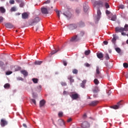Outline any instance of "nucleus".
<instances>
[{"mask_svg":"<svg viewBox=\"0 0 128 128\" xmlns=\"http://www.w3.org/2000/svg\"><path fill=\"white\" fill-rule=\"evenodd\" d=\"M116 32H128V24H126L124 28L116 27L115 28Z\"/></svg>","mask_w":128,"mask_h":128,"instance_id":"f257e3e1","label":"nucleus"},{"mask_svg":"<svg viewBox=\"0 0 128 128\" xmlns=\"http://www.w3.org/2000/svg\"><path fill=\"white\" fill-rule=\"evenodd\" d=\"M84 32H81L79 35H76V36H73L72 39L70 40L71 42H78L80 40V36H84Z\"/></svg>","mask_w":128,"mask_h":128,"instance_id":"f03ea898","label":"nucleus"},{"mask_svg":"<svg viewBox=\"0 0 128 128\" xmlns=\"http://www.w3.org/2000/svg\"><path fill=\"white\" fill-rule=\"evenodd\" d=\"M40 20V18L36 17L33 20H32L30 22L29 24L30 26H34V24H38V22Z\"/></svg>","mask_w":128,"mask_h":128,"instance_id":"7ed1b4c3","label":"nucleus"},{"mask_svg":"<svg viewBox=\"0 0 128 128\" xmlns=\"http://www.w3.org/2000/svg\"><path fill=\"white\" fill-rule=\"evenodd\" d=\"M96 77L98 78H102V74L100 73V67L98 66H96Z\"/></svg>","mask_w":128,"mask_h":128,"instance_id":"20e7f679","label":"nucleus"},{"mask_svg":"<svg viewBox=\"0 0 128 128\" xmlns=\"http://www.w3.org/2000/svg\"><path fill=\"white\" fill-rule=\"evenodd\" d=\"M122 106V101L119 102L116 105L111 106V108H114V110H118V108H120Z\"/></svg>","mask_w":128,"mask_h":128,"instance_id":"39448f33","label":"nucleus"},{"mask_svg":"<svg viewBox=\"0 0 128 128\" xmlns=\"http://www.w3.org/2000/svg\"><path fill=\"white\" fill-rule=\"evenodd\" d=\"M50 8H41V12L42 14H48V10H50Z\"/></svg>","mask_w":128,"mask_h":128,"instance_id":"423d86ee","label":"nucleus"},{"mask_svg":"<svg viewBox=\"0 0 128 128\" xmlns=\"http://www.w3.org/2000/svg\"><path fill=\"white\" fill-rule=\"evenodd\" d=\"M81 126L82 128H90V124L88 122H84L81 124Z\"/></svg>","mask_w":128,"mask_h":128,"instance_id":"0eeeda50","label":"nucleus"},{"mask_svg":"<svg viewBox=\"0 0 128 128\" xmlns=\"http://www.w3.org/2000/svg\"><path fill=\"white\" fill-rule=\"evenodd\" d=\"M68 28L70 30H76L78 28V24H70L68 26Z\"/></svg>","mask_w":128,"mask_h":128,"instance_id":"6e6552de","label":"nucleus"},{"mask_svg":"<svg viewBox=\"0 0 128 128\" xmlns=\"http://www.w3.org/2000/svg\"><path fill=\"white\" fill-rule=\"evenodd\" d=\"M100 16H102V12H100V10L98 9L97 10V16H96L97 22H98L100 19Z\"/></svg>","mask_w":128,"mask_h":128,"instance_id":"1a4fd4ad","label":"nucleus"},{"mask_svg":"<svg viewBox=\"0 0 128 128\" xmlns=\"http://www.w3.org/2000/svg\"><path fill=\"white\" fill-rule=\"evenodd\" d=\"M70 96L72 100H77V98H80V95H78V94H72V95L70 94Z\"/></svg>","mask_w":128,"mask_h":128,"instance_id":"9d476101","label":"nucleus"},{"mask_svg":"<svg viewBox=\"0 0 128 128\" xmlns=\"http://www.w3.org/2000/svg\"><path fill=\"white\" fill-rule=\"evenodd\" d=\"M8 124V121L4 119H2L0 120V125L2 126H6Z\"/></svg>","mask_w":128,"mask_h":128,"instance_id":"9b49d317","label":"nucleus"},{"mask_svg":"<svg viewBox=\"0 0 128 128\" xmlns=\"http://www.w3.org/2000/svg\"><path fill=\"white\" fill-rule=\"evenodd\" d=\"M94 6H102V1H96L94 3Z\"/></svg>","mask_w":128,"mask_h":128,"instance_id":"f8f14e48","label":"nucleus"},{"mask_svg":"<svg viewBox=\"0 0 128 128\" xmlns=\"http://www.w3.org/2000/svg\"><path fill=\"white\" fill-rule=\"evenodd\" d=\"M98 104V100H94V101L91 102L90 103L89 106H97V104Z\"/></svg>","mask_w":128,"mask_h":128,"instance_id":"ddd939ff","label":"nucleus"},{"mask_svg":"<svg viewBox=\"0 0 128 128\" xmlns=\"http://www.w3.org/2000/svg\"><path fill=\"white\" fill-rule=\"evenodd\" d=\"M57 123L59 126H64V120L62 119H60L58 120Z\"/></svg>","mask_w":128,"mask_h":128,"instance_id":"4468645a","label":"nucleus"},{"mask_svg":"<svg viewBox=\"0 0 128 128\" xmlns=\"http://www.w3.org/2000/svg\"><path fill=\"white\" fill-rule=\"evenodd\" d=\"M22 18L23 20H26V18H28V14L26 12H24L22 14Z\"/></svg>","mask_w":128,"mask_h":128,"instance_id":"2eb2a0df","label":"nucleus"},{"mask_svg":"<svg viewBox=\"0 0 128 128\" xmlns=\"http://www.w3.org/2000/svg\"><path fill=\"white\" fill-rule=\"evenodd\" d=\"M5 26L7 28H14V25L10 23H7L5 24Z\"/></svg>","mask_w":128,"mask_h":128,"instance_id":"dca6fc26","label":"nucleus"},{"mask_svg":"<svg viewBox=\"0 0 128 128\" xmlns=\"http://www.w3.org/2000/svg\"><path fill=\"white\" fill-rule=\"evenodd\" d=\"M46 104V100H42L40 102V108H42Z\"/></svg>","mask_w":128,"mask_h":128,"instance_id":"f3484780","label":"nucleus"},{"mask_svg":"<svg viewBox=\"0 0 128 128\" xmlns=\"http://www.w3.org/2000/svg\"><path fill=\"white\" fill-rule=\"evenodd\" d=\"M20 72L21 74H22L24 76H28V72L25 70H21Z\"/></svg>","mask_w":128,"mask_h":128,"instance_id":"a211bd4d","label":"nucleus"},{"mask_svg":"<svg viewBox=\"0 0 128 128\" xmlns=\"http://www.w3.org/2000/svg\"><path fill=\"white\" fill-rule=\"evenodd\" d=\"M86 84V80H84L80 84L81 88H84Z\"/></svg>","mask_w":128,"mask_h":128,"instance_id":"6ab92c4d","label":"nucleus"},{"mask_svg":"<svg viewBox=\"0 0 128 128\" xmlns=\"http://www.w3.org/2000/svg\"><path fill=\"white\" fill-rule=\"evenodd\" d=\"M77 26H78L80 28H82V26H84V23L82 22H80L78 23Z\"/></svg>","mask_w":128,"mask_h":128,"instance_id":"aec40b11","label":"nucleus"},{"mask_svg":"<svg viewBox=\"0 0 128 128\" xmlns=\"http://www.w3.org/2000/svg\"><path fill=\"white\" fill-rule=\"evenodd\" d=\"M96 54L98 58H104V54L102 52L97 53Z\"/></svg>","mask_w":128,"mask_h":128,"instance_id":"412c9836","label":"nucleus"},{"mask_svg":"<svg viewBox=\"0 0 128 128\" xmlns=\"http://www.w3.org/2000/svg\"><path fill=\"white\" fill-rule=\"evenodd\" d=\"M68 80H70V84H72V82H74V78H72V76H68Z\"/></svg>","mask_w":128,"mask_h":128,"instance_id":"4be33fe9","label":"nucleus"},{"mask_svg":"<svg viewBox=\"0 0 128 128\" xmlns=\"http://www.w3.org/2000/svg\"><path fill=\"white\" fill-rule=\"evenodd\" d=\"M116 35L113 34V38L112 40V42L114 44H116Z\"/></svg>","mask_w":128,"mask_h":128,"instance_id":"5701e85b","label":"nucleus"},{"mask_svg":"<svg viewBox=\"0 0 128 128\" xmlns=\"http://www.w3.org/2000/svg\"><path fill=\"white\" fill-rule=\"evenodd\" d=\"M88 10V6L86 4H84V10L85 12H86Z\"/></svg>","mask_w":128,"mask_h":128,"instance_id":"b1692460","label":"nucleus"},{"mask_svg":"<svg viewBox=\"0 0 128 128\" xmlns=\"http://www.w3.org/2000/svg\"><path fill=\"white\" fill-rule=\"evenodd\" d=\"M34 64L36 66H38V65L40 66L42 64V61H40V60L35 61Z\"/></svg>","mask_w":128,"mask_h":128,"instance_id":"393cba45","label":"nucleus"},{"mask_svg":"<svg viewBox=\"0 0 128 128\" xmlns=\"http://www.w3.org/2000/svg\"><path fill=\"white\" fill-rule=\"evenodd\" d=\"M0 12L2 14H4L6 12V9L4 8L1 6L0 7Z\"/></svg>","mask_w":128,"mask_h":128,"instance_id":"a878e982","label":"nucleus"},{"mask_svg":"<svg viewBox=\"0 0 128 128\" xmlns=\"http://www.w3.org/2000/svg\"><path fill=\"white\" fill-rule=\"evenodd\" d=\"M92 92H93L94 94H96V93L98 92H100V90L98 88H96L94 90H92Z\"/></svg>","mask_w":128,"mask_h":128,"instance_id":"bb28decb","label":"nucleus"},{"mask_svg":"<svg viewBox=\"0 0 128 128\" xmlns=\"http://www.w3.org/2000/svg\"><path fill=\"white\" fill-rule=\"evenodd\" d=\"M32 80L34 84H38V79L36 78H32Z\"/></svg>","mask_w":128,"mask_h":128,"instance_id":"cd10ccee","label":"nucleus"},{"mask_svg":"<svg viewBox=\"0 0 128 128\" xmlns=\"http://www.w3.org/2000/svg\"><path fill=\"white\" fill-rule=\"evenodd\" d=\"M10 85L8 83H7L4 85V88H10Z\"/></svg>","mask_w":128,"mask_h":128,"instance_id":"c85d7f7f","label":"nucleus"},{"mask_svg":"<svg viewBox=\"0 0 128 128\" xmlns=\"http://www.w3.org/2000/svg\"><path fill=\"white\" fill-rule=\"evenodd\" d=\"M111 20H112L113 22H115V20H116V15H113L112 16V18H111Z\"/></svg>","mask_w":128,"mask_h":128,"instance_id":"c756f323","label":"nucleus"},{"mask_svg":"<svg viewBox=\"0 0 128 128\" xmlns=\"http://www.w3.org/2000/svg\"><path fill=\"white\" fill-rule=\"evenodd\" d=\"M115 50L117 52H118V54H120V52H122V50H120V48H116Z\"/></svg>","mask_w":128,"mask_h":128,"instance_id":"7c9ffc66","label":"nucleus"},{"mask_svg":"<svg viewBox=\"0 0 128 128\" xmlns=\"http://www.w3.org/2000/svg\"><path fill=\"white\" fill-rule=\"evenodd\" d=\"M94 84H95L96 85H98V84H100V82L96 78L94 79Z\"/></svg>","mask_w":128,"mask_h":128,"instance_id":"2f4dec72","label":"nucleus"},{"mask_svg":"<svg viewBox=\"0 0 128 128\" xmlns=\"http://www.w3.org/2000/svg\"><path fill=\"white\" fill-rule=\"evenodd\" d=\"M78 71L76 69H74L72 70V73L74 74H78Z\"/></svg>","mask_w":128,"mask_h":128,"instance_id":"473e14b6","label":"nucleus"},{"mask_svg":"<svg viewBox=\"0 0 128 128\" xmlns=\"http://www.w3.org/2000/svg\"><path fill=\"white\" fill-rule=\"evenodd\" d=\"M22 68L20 66H16L15 68V72H18V70H20Z\"/></svg>","mask_w":128,"mask_h":128,"instance_id":"72a5a7b5","label":"nucleus"},{"mask_svg":"<svg viewBox=\"0 0 128 128\" xmlns=\"http://www.w3.org/2000/svg\"><path fill=\"white\" fill-rule=\"evenodd\" d=\"M59 50H60V49H58V50L54 51L53 50L50 52V54L52 55V54H56V52H59Z\"/></svg>","mask_w":128,"mask_h":128,"instance_id":"f704fd0d","label":"nucleus"},{"mask_svg":"<svg viewBox=\"0 0 128 128\" xmlns=\"http://www.w3.org/2000/svg\"><path fill=\"white\" fill-rule=\"evenodd\" d=\"M63 115H64V113L62 112H60L58 114V116L59 118H62Z\"/></svg>","mask_w":128,"mask_h":128,"instance_id":"c9c22d12","label":"nucleus"},{"mask_svg":"<svg viewBox=\"0 0 128 128\" xmlns=\"http://www.w3.org/2000/svg\"><path fill=\"white\" fill-rule=\"evenodd\" d=\"M123 66L125 68H128V63H126V62L124 63L123 64Z\"/></svg>","mask_w":128,"mask_h":128,"instance_id":"e433bc0d","label":"nucleus"},{"mask_svg":"<svg viewBox=\"0 0 128 128\" xmlns=\"http://www.w3.org/2000/svg\"><path fill=\"white\" fill-rule=\"evenodd\" d=\"M106 14H110V16H112V13H110V12L108 10H106Z\"/></svg>","mask_w":128,"mask_h":128,"instance_id":"4c0bfd02","label":"nucleus"},{"mask_svg":"<svg viewBox=\"0 0 128 128\" xmlns=\"http://www.w3.org/2000/svg\"><path fill=\"white\" fill-rule=\"evenodd\" d=\"M89 54H90V50H86L85 52V54L86 56H88Z\"/></svg>","mask_w":128,"mask_h":128,"instance_id":"58836bf2","label":"nucleus"},{"mask_svg":"<svg viewBox=\"0 0 128 128\" xmlns=\"http://www.w3.org/2000/svg\"><path fill=\"white\" fill-rule=\"evenodd\" d=\"M50 0H47L45 2H44L43 3V4H50Z\"/></svg>","mask_w":128,"mask_h":128,"instance_id":"ea45409f","label":"nucleus"},{"mask_svg":"<svg viewBox=\"0 0 128 128\" xmlns=\"http://www.w3.org/2000/svg\"><path fill=\"white\" fill-rule=\"evenodd\" d=\"M105 58H106V60H110V56H108V54H106Z\"/></svg>","mask_w":128,"mask_h":128,"instance_id":"a19ab883","label":"nucleus"},{"mask_svg":"<svg viewBox=\"0 0 128 128\" xmlns=\"http://www.w3.org/2000/svg\"><path fill=\"white\" fill-rule=\"evenodd\" d=\"M119 8H121V10H124V6L122 4L120 5Z\"/></svg>","mask_w":128,"mask_h":128,"instance_id":"79ce46f5","label":"nucleus"},{"mask_svg":"<svg viewBox=\"0 0 128 128\" xmlns=\"http://www.w3.org/2000/svg\"><path fill=\"white\" fill-rule=\"evenodd\" d=\"M10 4H14V0H10Z\"/></svg>","mask_w":128,"mask_h":128,"instance_id":"37998d69","label":"nucleus"},{"mask_svg":"<svg viewBox=\"0 0 128 128\" xmlns=\"http://www.w3.org/2000/svg\"><path fill=\"white\" fill-rule=\"evenodd\" d=\"M61 84L62 86H66V82H62Z\"/></svg>","mask_w":128,"mask_h":128,"instance_id":"c03bdc74","label":"nucleus"},{"mask_svg":"<svg viewBox=\"0 0 128 128\" xmlns=\"http://www.w3.org/2000/svg\"><path fill=\"white\" fill-rule=\"evenodd\" d=\"M31 101L32 102H33V104H36V100L31 99Z\"/></svg>","mask_w":128,"mask_h":128,"instance_id":"a18cd8bd","label":"nucleus"},{"mask_svg":"<svg viewBox=\"0 0 128 128\" xmlns=\"http://www.w3.org/2000/svg\"><path fill=\"white\" fill-rule=\"evenodd\" d=\"M12 74V72H10V71H9V72H6V74L7 76H10V74Z\"/></svg>","mask_w":128,"mask_h":128,"instance_id":"49530a36","label":"nucleus"},{"mask_svg":"<svg viewBox=\"0 0 128 128\" xmlns=\"http://www.w3.org/2000/svg\"><path fill=\"white\" fill-rule=\"evenodd\" d=\"M84 66H86V68H90V64L88 63H85Z\"/></svg>","mask_w":128,"mask_h":128,"instance_id":"de8ad7c7","label":"nucleus"},{"mask_svg":"<svg viewBox=\"0 0 128 128\" xmlns=\"http://www.w3.org/2000/svg\"><path fill=\"white\" fill-rule=\"evenodd\" d=\"M24 2H21L20 4V8H24Z\"/></svg>","mask_w":128,"mask_h":128,"instance_id":"09e8293b","label":"nucleus"},{"mask_svg":"<svg viewBox=\"0 0 128 128\" xmlns=\"http://www.w3.org/2000/svg\"><path fill=\"white\" fill-rule=\"evenodd\" d=\"M56 13L57 14V16H58V18L60 19V11H58V10H56Z\"/></svg>","mask_w":128,"mask_h":128,"instance_id":"8fccbe9b","label":"nucleus"},{"mask_svg":"<svg viewBox=\"0 0 128 128\" xmlns=\"http://www.w3.org/2000/svg\"><path fill=\"white\" fill-rule=\"evenodd\" d=\"M105 6H106V8H110V5L108 4L106 2L105 4Z\"/></svg>","mask_w":128,"mask_h":128,"instance_id":"3c124183","label":"nucleus"},{"mask_svg":"<svg viewBox=\"0 0 128 128\" xmlns=\"http://www.w3.org/2000/svg\"><path fill=\"white\" fill-rule=\"evenodd\" d=\"M10 10L11 12H16V8L14 7L12 8Z\"/></svg>","mask_w":128,"mask_h":128,"instance_id":"603ef678","label":"nucleus"},{"mask_svg":"<svg viewBox=\"0 0 128 128\" xmlns=\"http://www.w3.org/2000/svg\"><path fill=\"white\" fill-rule=\"evenodd\" d=\"M86 114H84L83 116H82V118L84 119V120H86Z\"/></svg>","mask_w":128,"mask_h":128,"instance_id":"864d4df0","label":"nucleus"},{"mask_svg":"<svg viewBox=\"0 0 128 128\" xmlns=\"http://www.w3.org/2000/svg\"><path fill=\"white\" fill-rule=\"evenodd\" d=\"M16 2H18V4H20L22 2V0H16Z\"/></svg>","mask_w":128,"mask_h":128,"instance_id":"5fc2aeb1","label":"nucleus"},{"mask_svg":"<svg viewBox=\"0 0 128 128\" xmlns=\"http://www.w3.org/2000/svg\"><path fill=\"white\" fill-rule=\"evenodd\" d=\"M4 64V62H2V61H0V66H3Z\"/></svg>","mask_w":128,"mask_h":128,"instance_id":"6e6d98bb","label":"nucleus"},{"mask_svg":"<svg viewBox=\"0 0 128 128\" xmlns=\"http://www.w3.org/2000/svg\"><path fill=\"white\" fill-rule=\"evenodd\" d=\"M3 20H4V18H2V16H0V22H2Z\"/></svg>","mask_w":128,"mask_h":128,"instance_id":"4d7b16f0","label":"nucleus"},{"mask_svg":"<svg viewBox=\"0 0 128 128\" xmlns=\"http://www.w3.org/2000/svg\"><path fill=\"white\" fill-rule=\"evenodd\" d=\"M103 43L104 44H106V46L108 44V41H104Z\"/></svg>","mask_w":128,"mask_h":128,"instance_id":"13d9d810","label":"nucleus"},{"mask_svg":"<svg viewBox=\"0 0 128 128\" xmlns=\"http://www.w3.org/2000/svg\"><path fill=\"white\" fill-rule=\"evenodd\" d=\"M63 62H64V65L65 66H67V64H68V63H66V62L64 61Z\"/></svg>","mask_w":128,"mask_h":128,"instance_id":"bf43d9fd","label":"nucleus"},{"mask_svg":"<svg viewBox=\"0 0 128 128\" xmlns=\"http://www.w3.org/2000/svg\"><path fill=\"white\" fill-rule=\"evenodd\" d=\"M72 120L71 118H70L68 120L67 122H72Z\"/></svg>","mask_w":128,"mask_h":128,"instance_id":"052dcab7","label":"nucleus"},{"mask_svg":"<svg viewBox=\"0 0 128 128\" xmlns=\"http://www.w3.org/2000/svg\"><path fill=\"white\" fill-rule=\"evenodd\" d=\"M23 126L26 128H28V126H26V124H23Z\"/></svg>","mask_w":128,"mask_h":128,"instance_id":"680f3d73","label":"nucleus"},{"mask_svg":"<svg viewBox=\"0 0 128 128\" xmlns=\"http://www.w3.org/2000/svg\"><path fill=\"white\" fill-rule=\"evenodd\" d=\"M18 80H24V79L22 78H18Z\"/></svg>","mask_w":128,"mask_h":128,"instance_id":"e2e57ef3","label":"nucleus"},{"mask_svg":"<svg viewBox=\"0 0 128 128\" xmlns=\"http://www.w3.org/2000/svg\"><path fill=\"white\" fill-rule=\"evenodd\" d=\"M80 9H76V12L77 14H80Z\"/></svg>","mask_w":128,"mask_h":128,"instance_id":"0e129e2a","label":"nucleus"},{"mask_svg":"<svg viewBox=\"0 0 128 128\" xmlns=\"http://www.w3.org/2000/svg\"><path fill=\"white\" fill-rule=\"evenodd\" d=\"M122 32V36H126V34L124 33V32Z\"/></svg>","mask_w":128,"mask_h":128,"instance_id":"69168bd1","label":"nucleus"},{"mask_svg":"<svg viewBox=\"0 0 128 128\" xmlns=\"http://www.w3.org/2000/svg\"><path fill=\"white\" fill-rule=\"evenodd\" d=\"M63 94H66V91H64V92H63Z\"/></svg>","mask_w":128,"mask_h":128,"instance_id":"338daca9","label":"nucleus"},{"mask_svg":"<svg viewBox=\"0 0 128 128\" xmlns=\"http://www.w3.org/2000/svg\"><path fill=\"white\" fill-rule=\"evenodd\" d=\"M38 30V26H37V27L36 28V32Z\"/></svg>","mask_w":128,"mask_h":128,"instance_id":"774afa93","label":"nucleus"}]
</instances>
